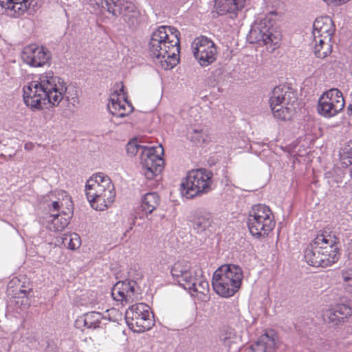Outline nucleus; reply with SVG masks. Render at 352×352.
I'll list each match as a JSON object with an SVG mask.
<instances>
[{
  "label": "nucleus",
  "instance_id": "nucleus-40",
  "mask_svg": "<svg viewBox=\"0 0 352 352\" xmlns=\"http://www.w3.org/2000/svg\"><path fill=\"white\" fill-rule=\"evenodd\" d=\"M23 3H26L28 4V6L30 7V8H34L35 6H36V0H23Z\"/></svg>",
  "mask_w": 352,
  "mask_h": 352
},
{
  "label": "nucleus",
  "instance_id": "nucleus-29",
  "mask_svg": "<svg viewBox=\"0 0 352 352\" xmlns=\"http://www.w3.org/2000/svg\"><path fill=\"white\" fill-rule=\"evenodd\" d=\"M219 340L223 345L230 349L237 341V336L234 329L231 328L223 329L219 336Z\"/></svg>",
  "mask_w": 352,
  "mask_h": 352
},
{
  "label": "nucleus",
  "instance_id": "nucleus-39",
  "mask_svg": "<svg viewBox=\"0 0 352 352\" xmlns=\"http://www.w3.org/2000/svg\"><path fill=\"white\" fill-rule=\"evenodd\" d=\"M152 318H153V316L151 317V313H150L149 309L146 310L144 314H143V315L141 316V318L144 319V320H153Z\"/></svg>",
  "mask_w": 352,
  "mask_h": 352
},
{
  "label": "nucleus",
  "instance_id": "nucleus-11",
  "mask_svg": "<svg viewBox=\"0 0 352 352\" xmlns=\"http://www.w3.org/2000/svg\"><path fill=\"white\" fill-rule=\"evenodd\" d=\"M248 38L251 43L259 45H278L281 39L280 32L274 30L271 21L267 18L261 19L252 26Z\"/></svg>",
  "mask_w": 352,
  "mask_h": 352
},
{
  "label": "nucleus",
  "instance_id": "nucleus-4",
  "mask_svg": "<svg viewBox=\"0 0 352 352\" xmlns=\"http://www.w3.org/2000/svg\"><path fill=\"white\" fill-rule=\"evenodd\" d=\"M171 274L178 284L188 290L193 296H206L209 293L208 282L202 276L201 270L191 267L187 261H177L171 268Z\"/></svg>",
  "mask_w": 352,
  "mask_h": 352
},
{
  "label": "nucleus",
  "instance_id": "nucleus-45",
  "mask_svg": "<svg viewBox=\"0 0 352 352\" xmlns=\"http://www.w3.org/2000/svg\"><path fill=\"white\" fill-rule=\"evenodd\" d=\"M350 110H352V105H350V106L348 107V111H350Z\"/></svg>",
  "mask_w": 352,
  "mask_h": 352
},
{
  "label": "nucleus",
  "instance_id": "nucleus-1",
  "mask_svg": "<svg viewBox=\"0 0 352 352\" xmlns=\"http://www.w3.org/2000/svg\"><path fill=\"white\" fill-rule=\"evenodd\" d=\"M66 91L63 80L49 72L41 75L39 81H32L23 87V100L28 107L41 110L48 104L58 106L64 96L69 101Z\"/></svg>",
  "mask_w": 352,
  "mask_h": 352
},
{
  "label": "nucleus",
  "instance_id": "nucleus-2",
  "mask_svg": "<svg viewBox=\"0 0 352 352\" xmlns=\"http://www.w3.org/2000/svg\"><path fill=\"white\" fill-rule=\"evenodd\" d=\"M179 32L170 26H161L154 32L148 43L150 56L159 60L166 69L173 68L179 61Z\"/></svg>",
  "mask_w": 352,
  "mask_h": 352
},
{
  "label": "nucleus",
  "instance_id": "nucleus-17",
  "mask_svg": "<svg viewBox=\"0 0 352 352\" xmlns=\"http://www.w3.org/2000/svg\"><path fill=\"white\" fill-rule=\"evenodd\" d=\"M120 94H118V91L111 95L108 104V109L112 115L124 118L133 112L134 109L126 98H124L123 102L120 101Z\"/></svg>",
  "mask_w": 352,
  "mask_h": 352
},
{
  "label": "nucleus",
  "instance_id": "nucleus-25",
  "mask_svg": "<svg viewBox=\"0 0 352 352\" xmlns=\"http://www.w3.org/2000/svg\"><path fill=\"white\" fill-rule=\"evenodd\" d=\"M64 215L67 217H63L60 214L51 215L50 224L47 226L48 229L54 232H60L66 228L69 224L70 217L67 214Z\"/></svg>",
  "mask_w": 352,
  "mask_h": 352
},
{
  "label": "nucleus",
  "instance_id": "nucleus-42",
  "mask_svg": "<svg viewBox=\"0 0 352 352\" xmlns=\"http://www.w3.org/2000/svg\"><path fill=\"white\" fill-rule=\"evenodd\" d=\"M71 100L73 104H74V102H76L78 101V98L76 97H72Z\"/></svg>",
  "mask_w": 352,
  "mask_h": 352
},
{
  "label": "nucleus",
  "instance_id": "nucleus-46",
  "mask_svg": "<svg viewBox=\"0 0 352 352\" xmlns=\"http://www.w3.org/2000/svg\"><path fill=\"white\" fill-rule=\"evenodd\" d=\"M25 148H29V146H28V144H25Z\"/></svg>",
  "mask_w": 352,
  "mask_h": 352
},
{
  "label": "nucleus",
  "instance_id": "nucleus-41",
  "mask_svg": "<svg viewBox=\"0 0 352 352\" xmlns=\"http://www.w3.org/2000/svg\"><path fill=\"white\" fill-rule=\"evenodd\" d=\"M52 207L54 209V210H58L60 208V205L58 201H54L52 204Z\"/></svg>",
  "mask_w": 352,
  "mask_h": 352
},
{
  "label": "nucleus",
  "instance_id": "nucleus-9",
  "mask_svg": "<svg viewBox=\"0 0 352 352\" xmlns=\"http://www.w3.org/2000/svg\"><path fill=\"white\" fill-rule=\"evenodd\" d=\"M297 98L289 87L277 86L274 88L269 99L274 118L280 120H290L295 112L294 103Z\"/></svg>",
  "mask_w": 352,
  "mask_h": 352
},
{
  "label": "nucleus",
  "instance_id": "nucleus-43",
  "mask_svg": "<svg viewBox=\"0 0 352 352\" xmlns=\"http://www.w3.org/2000/svg\"><path fill=\"white\" fill-rule=\"evenodd\" d=\"M119 91H120V93H122L123 95L124 94V85H122L121 87L119 89Z\"/></svg>",
  "mask_w": 352,
  "mask_h": 352
},
{
  "label": "nucleus",
  "instance_id": "nucleus-3",
  "mask_svg": "<svg viewBox=\"0 0 352 352\" xmlns=\"http://www.w3.org/2000/svg\"><path fill=\"white\" fill-rule=\"evenodd\" d=\"M338 244L339 239L335 235H318L305 250V259L313 267H329L338 260Z\"/></svg>",
  "mask_w": 352,
  "mask_h": 352
},
{
  "label": "nucleus",
  "instance_id": "nucleus-10",
  "mask_svg": "<svg viewBox=\"0 0 352 352\" xmlns=\"http://www.w3.org/2000/svg\"><path fill=\"white\" fill-rule=\"evenodd\" d=\"M89 4L98 10H105L114 17L122 16L124 21L132 25L136 20L137 8L128 0H90Z\"/></svg>",
  "mask_w": 352,
  "mask_h": 352
},
{
  "label": "nucleus",
  "instance_id": "nucleus-35",
  "mask_svg": "<svg viewBox=\"0 0 352 352\" xmlns=\"http://www.w3.org/2000/svg\"><path fill=\"white\" fill-rule=\"evenodd\" d=\"M28 292L25 289H20L19 291H16L14 294V298L17 299L16 300V304L27 305L28 303V297H27Z\"/></svg>",
  "mask_w": 352,
  "mask_h": 352
},
{
  "label": "nucleus",
  "instance_id": "nucleus-32",
  "mask_svg": "<svg viewBox=\"0 0 352 352\" xmlns=\"http://www.w3.org/2000/svg\"><path fill=\"white\" fill-rule=\"evenodd\" d=\"M63 243L70 250H74L80 248L81 245V241L79 235L76 233H74L69 236L65 237L63 239Z\"/></svg>",
  "mask_w": 352,
  "mask_h": 352
},
{
  "label": "nucleus",
  "instance_id": "nucleus-37",
  "mask_svg": "<svg viewBox=\"0 0 352 352\" xmlns=\"http://www.w3.org/2000/svg\"><path fill=\"white\" fill-rule=\"evenodd\" d=\"M343 280H350L352 282V268L342 273Z\"/></svg>",
  "mask_w": 352,
  "mask_h": 352
},
{
  "label": "nucleus",
  "instance_id": "nucleus-14",
  "mask_svg": "<svg viewBox=\"0 0 352 352\" xmlns=\"http://www.w3.org/2000/svg\"><path fill=\"white\" fill-rule=\"evenodd\" d=\"M23 61L32 67H41L46 64L50 58V53L43 47L34 45L24 47L21 53Z\"/></svg>",
  "mask_w": 352,
  "mask_h": 352
},
{
  "label": "nucleus",
  "instance_id": "nucleus-6",
  "mask_svg": "<svg viewBox=\"0 0 352 352\" xmlns=\"http://www.w3.org/2000/svg\"><path fill=\"white\" fill-rule=\"evenodd\" d=\"M139 150H141L140 164L142 173L148 179H153L160 175L164 169V160L162 157L164 155V148L161 144L157 146H146L138 144L135 140H133L126 144V151L130 157L135 156Z\"/></svg>",
  "mask_w": 352,
  "mask_h": 352
},
{
  "label": "nucleus",
  "instance_id": "nucleus-27",
  "mask_svg": "<svg viewBox=\"0 0 352 352\" xmlns=\"http://www.w3.org/2000/svg\"><path fill=\"white\" fill-rule=\"evenodd\" d=\"M254 217L265 218L266 222L267 223L269 221L270 223H271L270 219H274V217L270 208L263 204H257L252 208L249 213V217Z\"/></svg>",
  "mask_w": 352,
  "mask_h": 352
},
{
  "label": "nucleus",
  "instance_id": "nucleus-22",
  "mask_svg": "<svg viewBox=\"0 0 352 352\" xmlns=\"http://www.w3.org/2000/svg\"><path fill=\"white\" fill-rule=\"evenodd\" d=\"M316 44L314 54L318 58H324L329 56L332 52L331 38L326 37L314 38Z\"/></svg>",
  "mask_w": 352,
  "mask_h": 352
},
{
  "label": "nucleus",
  "instance_id": "nucleus-7",
  "mask_svg": "<svg viewBox=\"0 0 352 352\" xmlns=\"http://www.w3.org/2000/svg\"><path fill=\"white\" fill-rule=\"evenodd\" d=\"M243 278V271L240 267L224 265L214 272L212 285L218 295L228 298L234 296L239 289Z\"/></svg>",
  "mask_w": 352,
  "mask_h": 352
},
{
  "label": "nucleus",
  "instance_id": "nucleus-24",
  "mask_svg": "<svg viewBox=\"0 0 352 352\" xmlns=\"http://www.w3.org/2000/svg\"><path fill=\"white\" fill-rule=\"evenodd\" d=\"M103 319L105 320L106 318L100 312L91 311L80 317L76 321V324L78 325L83 323L84 326L89 329H96L99 327V324Z\"/></svg>",
  "mask_w": 352,
  "mask_h": 352
},
{
  "label": "nucleus",
  "instance_id": "nucleus-28",
  "mask_svg": "<svg viewBox=\"0 0 352 352\" xmlns=\"http://www.w3.org/2000/svg\"><path fill=\"white\" fill-rule=\"evenodd\" d=\"M115 285H120V291L128 297V300L133 301L137 298L138 294L136 291L137 283L135 280L118 281Z\"/></svg>",
  "mask_w": 352,
  "mask_h": 352
},
{
  "label": "nucleus",
  "instance_id": "nucleus-18",
  "mask_svg": "<svg viewBox=\"0 0 352 352\" xmlns=\"http://www.w3.org/2000/svg\"><path fill=\"white\" fill-rule=\"evenodd\" d=\"M193 230L197 234H207L210 232V227L212 223L211 214L206 212L195 211L190 220Z\"/></svg>",
  "mask_w": 352,
  "mask_h": 352
},
{
  "label": "nucleus",
  "instance_id": "nucleus-31",
  "mask_svg": "<svg viewBox=\"0 0 352 352\" xmlns=\"http://www.w3.org/2000/svg\"><path fill=\"white\" fill-rule=\"evenodd\" d=\"M339 155L342 164L346 167L352 164V141L341 149Z\"/></svg>",
  "mask_w": 352,
  "mask_h": 352
},
{
  "label": "nucleus",
  "instance_id": "nucleus-15",
  "mask_svg": "<svg viewBox=\"0 0 352 352\" xmlns=\"http://www.w3.org/2000/svg\"><path fill=\"white\" fill-rule=\"evenodd\" d=\"M351 314L352 310L350 307L345 304H339L334 308L327 310L323 318L331 327H337L344 323Z\"/></svg>",
  "mask_w": 352,
  "mask_h": 352
},
{
  "label": "nucleus",
  "instance_id": "nucleus-13",
  "mask_svg": "<svg viewBox=\"0 0 352 352\" xmlns=\"http://www.w3.org/2000/svg\"><path fill=\"white\" fill-rule=\"evenodd\" d=\"M192 52L202 67L212 64L217 59V47L214 43L206 36L195 40L192 43Z\"/></svg>",
  "mask_w": 352,
  "mask_h": 352
},
{
  "label": "nucleus",
  "instance_id": "nucleus-16",
  "mask_svg": "<svg viewBox=\"0 0 352 352\" xmlns=\"http://www.w3.org/2000/svg\"><path fill=\"white\" fill-rule=\"evenodd\" d=\"M270 221H271V223L269 221L267 223L265 218L248 217L247 224L250 232L256 238L267 236L276 225L274 219H270Z\"/></svg>",
  "mask_w": 352,
  "mask_h": 352
},
{
  "label": "nucleus",
  "instance_id": "nucleus-19",
  "mask_svg": "<svg viewBox=\"0 0 352 352\" xmlns=\"http://www.w3.org/2000/svg\"><path fill=\"white\" fill-rule=\"evenodd\" d=\"M313 36L317 37H329L331 38L334 33V25L332 19L327 16L317 18L313 25Z\"/></svg>",
  "mask_w": 352,
  "mask_h": 352
},
{
  "label": "nucleus",
  "instance_id": "nucleus-23",
  "mask_svg": "<svg viewBox=\"0 0 352 352\" xmlns=\"http://www.w3.org/2000/svg\"><path fill=\"white\" fill-rule=\"evenodd\" d=\"M30 7L23 3V0L0 1V14H3L6 10L14 11V14L19 16L25 13Z\"/></svg>",
  "mask_w": 352,
  "mask_h": 352
},
{
  "label": "nucleus",
  "instance_id": "nucleus-36",
  "mask_svg": "<svg viewBox=\"0 0 352 352\" xmlns=\"http://www.w3.org/2000/svg\"><path fill=\"white\" fill-rule=\"evenodd\" d=\"M222 73H223V70L221 68H217V69H214L212 72L211 76L209 78L208 83L211 87H214L216 85V84L218 82V81L219 80V77L222 74Z\"/></svg>",
  "mask_w": 352,
  "mask_h": 352
},
{
  "label": "nucleus",
  "instance_id": "nucleus-20",
  "mask_svg": "<svg viewBox=\"0 0 352 352\" xmlns=\"http://www.w3.org/2000/svg\"><path fill=\"white\" fill-rule=\"evenodd\" d=\"M244 6V0H216L214 8L219 15L235 13Z\"/></svg>",
  "mask_w": 352,
  "mask_h": 352
},
{
  "label": "nucleus",
  "instance_id": "nucleus-5",
  "mask_svg": "<svg viewBox=\"0 0 352 352\" xmlns=\"http://www.w3.org/2000/svg\"><path fill=\"white\" fill-rule=\"evenodd\" d=\"M85 192L91 207L96 210L107 208L113 202L116 196L111 179L102 173L93 175L87 180Z\"/></svg>",
  "mask_w": 352,
  "mask_h": 352
},
{
  "label": "nucleus",
  "instance_id": "nucleus-8",
  "mask_svg": "<svg viewBox=\"0 0 352 352\" xmlns=\"http://www.w3.org/2000/svg\"><path fill=\"white\" fill-rule=\"evenodd\" d=\"M212 172L206 168L191 170L181 183L182 195L187 199H192L208 193L212 190Z\"/></svg>",
  "mask_w": 352,
  "mask_h": 352
},
{
  "label": "nucleus",
  "instance_id": "nucleus-26",
  "mask_svg": "<svg viewBox=\"0 0 352 352\" xmlns=\"http://www.w3.org/2000/svg\"><path fill=\"white\" fill-rule=\"evenodd\" d=\"M140 318H135L130 320H126L128 326L136 332H144L151 329L154 324L153 320H144Z\"/></svg>",
  "mask_w": 352,
  "mask_h": 352
},
{
  "label": "nucleus",
  "instance_id": "nucleus-21",
  "mask_svg": "<svg viewBox=\"0 0 352 352\" xmlns=\"http://www.w3.org/2000/svg\"><path fill=\"white\" fill-rule=\"evenodd\" d=\"M160 204V198L156 192H148L144 195L141 201V210L148 218L155 210Z\"/></svg>",
  "mask_w": 352,
  "mask_h": 352
},
{
  "label": "nucleus",
  "instance_id": "nucleus-38",
  "mask_svg": "<svg viewBox=\"0 0 352 352\" xmlns=\"http://www.w3.org/2000/svg\"><path fill=\"white\" fill-rule=\"evenodd\" d=\"M344 285L347 292L352 293V282L350 280H344Z\"/></svg>",
  "mask_w": 352,
  "mask_h": 352
},
{
  "label": "nucleus",
  "instance_id": "nucleus-44",
  "mask_svg": "<svg viewBox=\"0 0 352 352\" xmlns=\"http://www.w3.org/2000/svg\"><path fill=\"white\" fill-rule=\"evenodd\" d=\"M270 45V47H271V45ZM277 46H278V45H276V46L272 45V48H271V50H272V51H273V50H274ZM267 49H269V47H267Z\"/></svg>",
  "mask_w": 352,
  "mask_h": 352
},
{
  "label": "nucleus",
  "instance_id": "nucleus-34",
  "mask_svg": "<svg viewBox=\"0 0 352 352\" xmlns=\"http://www.w3.org/2000/svg\"><path fill=\"white\" fill-rule=\"evenodd\" d=\"M207 135L202 130H194L190 136V140L195 143H204L207 140Z\"/></svg>",
  "mask_w": 352,
  "mask_h": 352
},
{
  "label": "nucleus",
  "instance_id": "nucleus-30",
  "mask_svg": "<svg viewBox=\"0 0 352 352\" xmlns=\"http://www.w3.org/2000/svg\"><path fill=\"white\" fill-rule=\"evenodd\" d=\"M148 309H149V307L144 303L133 305L126 311V320L140 318Z\"/></svg>",
  "mask_w": 352,
  "mask_h": 352
},
{
  "label": "nucleus",
  "instance_id": "nucleus-12",
  "mask_svg": "<svg viewBox=\"0 0 352 352\" xmlns=\"http://www.w3.org/2000/svg\"><path fill=\"white\" fill-rule=\"evenodd\" d=\"M344 107V100L342 92L338 89H331L324 93L319 98L317 111L325 118L337 115Z\"/></svg>",
  "mask_w": 352,
  "mask_h": 352
},
{
  "label": "nucleus",
  "instance_id": "nucleus-33",
  "mask_svg": "<svg viewBox=\"0 0 352 352\" xmlns=\"http://www.w3.org/2000/svg\"><path fill=\"white\" fill-rule=\"evenodd\" d=\"M111 296L116 301L121 302H125L126 303H130L133 301L128 300V297L122 292L120 291V285H114L111 290Z\"/></svg>",
  "mask_w": 352,
  "mask_h": 352
},
{
  "label": "nucleus",
  "instance_id": "nucleus-47",
  "mask_svg": "<svg viewBox=\"0 0 352 352\" xmlns=\"http://www.w3.org/2000/svg\"><path fill=\"white\" fill-rule=\"evenodd\" d=\"M25 148H29V146H28V144H25Z\"/></svg>",
  "mask_w": 352,
  "mask_h": 352
}]
</instances>
